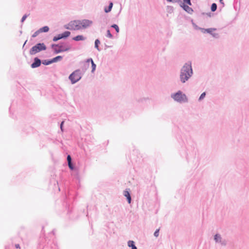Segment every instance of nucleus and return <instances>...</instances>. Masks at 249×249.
<instances>
[{
    "mask_svg": "<svg viewBox=\"0 0 249 249\" xmlns=\"http://www.w3.org/2000/svg\"><path fill=\"white\" fill-rule=\"evenodd\" d=\"M178 129L176 138L180 146V154L188 160L190 157H195L196 151V143L190 134L192 127L187 123H183L179 125Z\"/></svg>",
    "mask_w": 249,
    "mask_h": 249,
    "instance_id": "1",
    "label": "nucleus"
},
{
    "mask_svg": "<svg viewBox=\"0 0 249 249\" xmlns=\"http://www.w3.org/2000/svg\"><path fill=\"white\" fill-rule=\"evenodd\" d=\"M78 193L75 189L70 188L67 191H65L63 197L62 206L63 211L66 212L69 218L71 220H74L78 218L77 216H74L73 212V203Z\"/></svg>",
    "mask_w": 249,
    "mask_h": 249,
    "instance_id": "2",
    "label": "nucleus"
},
{
    "mask_svg": "<svg viewBox=\"0 0 249 249\" xmlns=\"http://www.w3.org/2000/svg\"><path fill=\"white\" fill-rule=\"evenodd\" d=\"M193 73L191 61L185 63L180 70L179 79L181 83L184 84L188 81Z\"/></svg>",
    "mask_w": 249,
    "mask_h": 249,
    "instance_id": "3",
    "label": "nucleus"
},
{
    "mask_svg": "<svg viewBox=\"0 0 249 249\" xmlns=\"http://www.w3.org/2000/svg\"><path fill=\"white\" fill-rule=\"evenodd\" d=\"M171 97L174 101L179 103H187L188 101V99L186 94L181 90H178L176 92L172 93Z\"/></svg>",
    "mask_w": 249,
    "mask_h": 249,
    "instance_id": "4",
    "label": "nucleus"
},
{
    "mask_svg": "<svg viewBox=\"0 0 249 249\" xmlns=\"http://www.w3.org/2000/svg\"><path fill=\"white\" fill-rule=\"evenodd\" d=\"M83 75L80 69H77L72 72L69 76V79L71 84H74L81 80Z\"/></svg>",
    "mask_w": 249,
    "mask_h": 249,
    "instance_id": "5",
    "label": "nucleus"
},
{
    "mask_svg": "<svg viewBox=\"0 0 249 249\" xmlns=\"http://www.w3.org/2000/svg\"><path fill=\"white\" fill-rule=\"evenodd\" d=\"M47 49V46L43 42H38L33 46L29 51L30 55H35L36 53L41 51H45Z\"/></svg>",
    "mask_w": 249,
    "mask_h": 249,
    "instance_id": "6",
    "label": "nucleus"
},
{
    "mask_svg": "<svg viewBox=\"0 0 249 249\" xmlns=\"http://www.w3.org/2000/svg\"><path fill=\"white\" fill-rule=\"evenodd\" d=\"M76 20H77L71 21L68 24L64 25V28L70 30H80V28L81 27L78 25H77Z\"/></svg>",
    "mask_w": 249,
    "mask_h": 249,
    "instance_id": "7",
    "label": "nucleus"
},
{
    "mask_svg": "<svg viewBox=\"0 0 249 249\" xmlns=\"http://www.w3.org/2000/svg\"><path fill=\"white\" fill-rule=\"evenodd\" d=\"M53 46H58V48H60L62 53L69 51L71 49V47L69 43L63 41H60Z\"/></svg>",
    "mask_w": 249,
    "mask_h": 249,
    "instance_id": "8",
    "label": "nucleus"
},
{
    "mask_svg": "<svg viewBox=\"0 0 249 249\" xmlns=\"http://www.w3.org/2000/svg\"><path fill=\"white\" fill-rule=\"evenodd\" d=\"M77 25H78L81 28H80V30L81 29H86L88 27H89L92 23V21L89 19H83V20H76Z\"/></svg>",
    "mask_w": 249,
    "mask_h": 249,
    "instance_id": "9",
    "label": "nucleus"
},
{
    "mask_svg": "<svg viewBox=\"0 0 249 249\" xmlns=\"http://www.w3.org/2000/svg\"><path fill=\"white\" fill-rule=\"evenodd\" d=\"M42 64V60L38 57H36L34 58L33 62L31 64V67L32 69L38 68Z\"/></svg>",
    "mask_w": 249,
    "mask_h": 249,
    "instance_id": "10",
    "label": "nucleus"
},
{
    "mask_svg": "<svg viewBox=\"0 0 249 249\" xmlns=\"http://www.w3.org/2000/svg\"><path fill=\"white\" fill-rule=\"evenodd\" d=\"M123 195L126 197V199L128 204H130L132 202V198L129 188H126L123 192Z\"/></svg>",
    "mask_w": 249,
    "mask_h": 249,
    "instance_id": "11",
    "label": "nucleus"
},
{
    "mask_svg": "<svg viewBox=\"0 0 249 249\" xmlns=\"http://www.w3.org/2000/svg\"><path fill=\"white\" fill-rule=\"evenodd\" d=\"M216 30V29L215 28H207L205 31H206V33L211 35L213 37L218 38L219 37V35L218 33H213V31Z\"/></svg>",
    "mask_w": 249,
    "mask_h": 249,
    "instance_id": "12",
    "label": "nucleus"
},
{
    "mask_svg": "<svg viewBox=\"0 0 249 249\" xmlns=\"http://www.w3.org/2000/svg\"><path fill=\"white\" fill-rule=\"evenodd\" d=\"M180 7H181L185 12L187 13L192 14L194 10L192 8L190 7L189 5L184 4L182 1L179 5Z\"/></svg>",
    "mask_w": 249,
    "mask_h": 249,
    "instance_id": "13",
    "label": "nucleus"
},
{
    "mask_svg": "<svg viewBox=\"0 0 249 249\" xmlns=\"http://www.w3.org/2000/svg\"><path fill=\"white\" fill-rule=\"evenodd\" d=\"M85 141L88 144H94L95 140L91 134H88L85 136Z\"/></svg>",
    "mask_w": 249,
    "mask_h": 249,
    "instance_id": "14",
    "label": "nucleus"
},
{
    "mask_svg": "<svg viewBox=\"0 0 249 249\" xmlns=\"http://www.w3.org/2000/svg\"><path fill=\"white\" fill-rule=\"evenodd\" d=\"M50 185H52L53 184L54 188H53V189L54 190L55 189H57L58 192L60 191V188L59 186L58 182L53 177L50 179Z\"/></svg>",
    "mask_w": 249,
    "mask_h": 249,
    "instance_id": "15",
    "label": "nucleus"
},
{
    "mask_svg": "<svg viewBox=\"0 0 249 249\" xmlns=\"http://www.w3.org/2000/svg\"><path fill=\"white\" fill-rule=\"evenodd\" d=\"M83 64L81 67V71L82 73H83L84 74L89 67V62H88V59H87L86 60H85L84 62H83Z\"/></svg>",
    "mask_w": 249,
    "mask_h": 249,
    "instance_id": "16",
    "label": "nucleus"
},
{
    "mask_svg": "<svg viewBox=\"0 0 249 249\" xmlns=\"http://www.w3.org/2000/svg\"><path fill=\"white\" fill-rule=\"evenodd\" d=\"M54 45H57V44L53 43L51 45V47L52 49L53 54H57L62 53L61 48H58V46H53Z\"/></svg>",
    "mask_w": 249,
    "mask_h": 249,
    "instance_id": "17",
    "label": "nucleus"
},
{
    "mask_svg": "<svg viewBox=\"0 0 249 249\" xmlns=\"http://www.w3.org/2000/svg\"><path fill=\"white\" fill-rule=\"evenodd\" d=\"M113 5V2L110 0L109 1L108 6H106L104 7V12L106 13H108L110 12L112 9Z\"/></svg>",
    "mask_w": 249,
    "mask_h": 249,
    "instance_id": "18",
    "label": "nucleus"
},
{
    "mask_svg": "<svg viewBox=\"0 0 249 249\" xmlns=\"http://www.w3.org/2000/svg\"><path fill=\"white\" fill-rule=\"evenodd\" d=\"M86 39V37L82 35H77L72 38V39L75 41H84Z\"/></svg>",
    "mask_w": 249,
    "mask_h": 249,
    "instance_id": "19",
    "label": "nucleus"
},
{
    "mask_svg": "<svg viewBox=\"0 0 249 249\" xmlns=\"http://www.w3.org/2000/svg\"><path fill=\"white\" fill-rule=\"evenodd\" d=\"M88 61L89 62L91 65V72L93 73L96 69V64L94 63L92 58H88Z\"/></svg>",
    "mask_w": 249,
    "mask_h": 249,
    "instance_id": "20",
    "label": "nucleus"
},
{
    "mask_svg": "<svg viewBox=\"0 0 249 249\" xmlns=\"http://www.w3.org/2000/svg\"><path fill=\"white\" fill-rule=\"evenodd\" d=\"M50 28L48 26H44L41 28H40L38 31L39 33H47L49 31Z\"/></svg>",
    "mask_w": 249,
    "mask_h": 249,
    "instance_id": "21",
    "label": "nucleus"
},
{
    "mask_svg": "<svg viewBox=\"0 0 249 249\" xmlns=\"http://www.w3.org/2000/svg\"><path fill=\"white\" fill-rule=\"evenodd\" d=\"M222 239V238L221 237V235L218 233H216L213 236V240L216 243H219Z\"/></svg>",
    "mask_w": 249,
    "mask_h": 249,
    "instance_id": "22",
    "label": "nucleus"
},
{
    "mask_svg": "<svg viewBox=\"0 0 249 249\" xmlns=\"http://www.w3.org/2000/svg\"><path fill=\"white\" fill-rule=\"evenodd\" d=\"M101 44L100 40L99 38L96 39L94 41V48L96 49L98 51H101L102 49L99 47V45Z\"/></svg>",
    "mask_w": 249,
    "mask_h": 249,
    "instance_id": "23",
    "label": "nucleus"
},
{
    "mask_svg": "<svg viewBox=\"0 0 249 249\" xmlns=\"http://www.w3.org/2000/svg\"><path fill=\"white\" fill-rule=\"evenodd\" d=\"M63 56L57 55L54 57H53V58H51L52 63H56L57 62L61 61L63 59Z\"/></svg>",
    "mask_w": 249,
    "mask_h": 249,
    "instance_id": "24",
    "label": "nucleus"
},
{
    "mask_svg": "<svg viewBox=\"0 0 249 249\" xmlns=\"http://www.w3.org/2000/svg\"><path fill=\"white\" fill-rule=\"evenodd\" d=\"M61 34L63 36V39H66L68 38L70 36L71 32L69 31H64V32H63L62 33H61Z\"/></svg>",
    "mask_w": 249,
    "mask_h": 249,
    "instance_id": "25",
    "label": "nucleus"
},
{
    "mask_svg": "<svg viewBox=\"0 0 249 249\" xmlns=\"http://www.w3.org/2000/svg\"><path fill=\"white\" fill-rule=\"evenodd\" d=\"M68 165L71 171H76L77 169L76 166L72 161L68 163Z\"/></svg>",
    "mask_w": 249,
    "mask_h": 249,
    "instance_id": "26",
    "label": "nucleus"
},
{
    "mask_svg": "<svg viewBox=\"0 0 249 249\" xmlns=\"http://www.w3.org/2000/svg\"><path fill=\"white\" fill-rule=\"evenodd\" d=\"M63 39V36L61 34H59L53 36V42H57L60 39Z\"/></svg>",
    "mask_w": 249,
    "mask_h": 249,
    "instance_id": "27",
    "label": "nucleus"
},
{
    "mask_svg": "<svg viewBox=\"0 0 249 249\" xmlns=\"http://www.w3.org/2000/svg\"><path fill=\"white\" fill-rule=\"evenodd\" d=\"M42 64L45 66L49 65L52 63L51 59H44L42 60Z\"/></svg>",
    "mask_w": 249,
    "mask_h": 249,
    "instance_id": "28",
    "label": "nucleus"
},
{
    "mask_svg": "<svg viewBox=\"0 0 249 249\" xmlns=\"http://www.w3.org/2000/svg\"><path fill=\"white\" fill-rule=\"evenodd\" d=\"M217 8V5L216 3H213L211 6V10L212 12H215Z\"/></svg>",
    "mask_w": 249,
    "mask_h": 249,
    "instance_id": "29",
    "label": "nucleus"
},
{
    "mask_svg": "<svg viewBox=\"0 0 249 249\" xmlns=\"http://www.w3.org/2000/svg\"><path fill=\"white\" fill-rule=\"evenodd\" d=\"M111 28L114 29L117 33H119L120 32L119 27L116 24H113L111 25Z\"/></svg>",
    "mask_w": 249,
    "mask_h": 249,
    "instance_id": "30",
    "label": "nucleus"
},
{
    "mask_svg": "<svg viewBox=\"0 0 249 249\" xmlns=\"http://www.w3.org/2000/svg\"><path fill=\"white\" fill-rule=\"evenodd\" d=\"M100 18H101L100 22H103L104 23V25L107 23V17L106 15H103L101 16L100 17Z\"/></svg>",
    "mask_w": 249,
    "mask_h": 249,
    "instance_id": "31",
    "label": "nucleus"
},
{
    "mask_svg": "<svg viewBox=\"0 0 249 249\" xmlns=\"http://www.w3.org/2000/svg\"><path fill=\"white\" fill-rule=\"evenodd\" d=\"M127 246L128 247H129V248H133V247L135 246V243L134 241L133 240H129L128 242H127Z\"/></svg>",
    "mask_w": 249,
    "mask_h": 249,
    "instance_id": "32",
    "label": "nucleus"
},
{
    "mask_svg": "<svg viewBox=\"0 0 249 249\" xmlns=\"http://www.w3.org/2000/svg\"><path fill=\"white\" fill-rule=\"evenodd\" d=\"M106 36L111 39H112L114 37L113 35L111 33L109 29H107V31Z\"/></svg>",
    "mask_w": 249,
    "mask_h": 249,
    "instance_id": "33",
    "label": "nucleus"
},
{
    "mask_svg": "<svg viewBox=\"0 0 249 249\" xmlns=\"http://www.w3.org/2000/svg\"><path fill=\"white\" fill-rule=\"evenodd\" d=\"M29 15H30V14H29H29H27V13H26V14H24V15L22 16V17L21 18V20H20V22H21V23H23L25 21V20H26V19L28 17H29Z\"/></svg>",
    "mask_w": 249,
    "mask_h": 249,
    "instance_id": "34",
    "label": "nucleus"
},
{
    "mask_svg": "<svg viewBox=\"0 0 249 249\" xmlns=\"http://www.w3.org/2000/svg\"><path fill=\"white\" fill-rule=\"evenodd\" d=\"M168 2L171 3H178L179 5L182 2L181 0H166Z\"/></svg>",
    "mask_w": 249,
    "mask_h": 249,
    "instance_id": "35",
    "label": "nucleus"
},
{
    "mask_svg": "<svg viewBox=\"0 0 249 249\" xmlns=\"http://www.w3.org/2000/svg\"><path fill=\"white\" fill-rule=\"evenodd\" d=\"M206 95V92H202L198 98V101H201V100H202L205 97Z\"/></svg>",
    "mask_w": 249,
    "mask_h": 249,
    "instance_id": "36",
    "label": "nucleus"
},
{
    "mask_svg": "<svg viewBox=\"0 0 249 249\" xmlns=\"http://www.w3.org/2000/svg\"><path fill=\"white\" fill-rule=\"evenodd\" d=\"M149 100L148 98H144V97H143V98H139V99L137 100V101L139 103H142L144 101L146 102L147 100Z\"/></svg>",
    "mask_w": 249,
    "mask_h": 249,
    "instance_id": "37",
    "label": "nucleus"
},
{
    "mask_svg": "<svg viewBox=\"0 0 249 249\" xmlns=\"http://www.w3.org/2000/svg\"><path fill=\"white\" fill-rule=\"evenodd\" d=\"M219 243L221 246H225L227 244V241L225 239H222Z\"/></svg>",
    "mask_w": 249,
    "mask_h": 249,
    "instance_id": "38",
    "label": "nucleus"
},
{
    "mask_svg": "<svg viewBox=\"0 0 249 249\" xmlns=\"http://www.w3.org/2000/svg\"><path fill=\"white\" fill-rule=\"evenodd\" d=\"M64 123H65V121H62L60 124H59V126H60V128L61 129V131L63 132H64Z\"/></svg>",
    "mask_w": 249,
    "mask_h": 249,
    "instance_id": "39",
    "label": "nucleus"
},
{
    "mask_svg": "<svg viewBox=\"0 0 249 249\" xmlns=\"http://www.w3.org/2000/svg\"><path fill=\"white\" fill-rule=\"evenodd\" d=\"M159 232H160V229H156L155 232H154V235L156 237H157L159 235Z\"/></svg>",
    "mask_w": 249,
    "mask_h": 249,
    "instance_id": "40",
    "label": "nucleus"
},
{
    "mask_svg": "<svg viewBox=\"0 0 249 249\" xmlns=\"http://www.w3.org/2000/svg\"><path fill=\"white\" fill-rule=\"evenodd\" d=\"M183 2L185 4H187L190 6L192 5L191 0H183Z\"/></svg>",
    "mask_w": 249,
    "mask_h": 249,
    "instance_id": "41",
    "label": "nucleus"
},
{
    "mask_svg": "<svg viewBox=\"0 0 249 249\" xmlns=\"http://www.w3.org/2000/svg\"><path fill=\"white\" fill-rule=\"evenodd\" d=\"M167 8L168 12L170 13H172L174 11V7L172 6H167Z\"/></svg>",
    "mask_w": 249,
    "mask_h": 249,
    "instance_id": "42",
    "label": "nucleus"
},
{
    "mask_svg": "<svg viewBox=\"0 0 249 249\" xmlns=\"http://www.w3.org/2000/svg\"><path fill=\"white\" fill-rule=\"evenodd\" d=\"M67 160L68 163L72 162V158L70 155H68L67 156Z\"/></svg>",
    "mask_w": 249,
    "mask_h": 249,
    "instance_id": "43",
    "label": "nucleus"
},
{
    "mask_svg": "<svg viewBox=\"0 0 249 249\" xmlns=\"http://www.w3.org/2000/svg\"><path fill=\"white\" fill-rule=\"evenodd\" d=\"M39 32H38V30L36 31L32 35V38H35L39 34Z\"/></svg>",
    "mask_w": 249,
    "mask_h": 249,
    "instance_id": "44",
    "label": "nucleus"
},
{
    "mask_svg": "<svg viewBox=\"0 0 249 249\" xmlns=\"http://www.w3.org/2000/svg\"><path fill=\"white\" fill-rule=\"evenodd\" d=\"M201 14L202 15H207L208 17H211L213 15L212 13H211V12H208V13H205V12H202L201 13Z\"/></svg>",
    "mask_w": 249,
    "mask_h": 249,
    "instance_id": "45",
    "label": "nucleus"
},
{
    "mask_svg": "<svg viewBox=\"0 0 249 249\" xmlns=\"http://www.w3.org/2000/svg\"><path fill=\"white\" fill-rule=\"evenodd\" d=\"M191 21H192V24H193V26L195 27V28L196 29H198V28H199V27L194 22L193 19L191 20Z\"/></svg>",
    "mask_w": 249,
    "mask_h": 249,
    "instance_id": "46",
    "label": "nucleus"
},
{
    "mask_svg": "<svg viewBox=\"0 0 249 249\" xmlns=\"http://www.w3.org/2000/svg\"><path fill=\"white\" fill-rule=\"evenodd\" d=\"M198 29L200 30L201 31V32L203 33V34L206 33V31H205V30H206V29L200 27L198 28Z\"/></svg>",
    "mask_w": 249,
    "mask_h": 249,
    "instance_id": "47",
    "label": "nucleus"
},
{
    "mask_svg": "<svg viewBox=\"0 0 249 249\" xmlns=\"http://www.w3.org/2000/svg\"><path fill=\"white\" fill-rule=\"evenodd\" d=\"M15 247L16 249H20V245L18 244H15Z\"/></svg>",
    "mask_w": 249,
    "mask_h": 249,
    "instance_id": "48",
    "label": "nucleus"
},
{
    "mask_svg": "<svg viewBox=\"0 0 249 249\" xmlns=\"http://www.w3.org/2000/svg\"><path fill=\"white\" fill-rule=\"evenodd\" d=\"M219 2L221 4H222V7L224 6V3L223 2V0H219Z\"/></svg>",
    "mask_w": 249,
    "mask_h": 249,
    "instance_id": "49",
    "label": "nucleus"
},
{
    "mask_svg": "<svg viewBox=\"0 0 249 249\" xmlns=\"http://www.w3.org/2000/svg\"><path fill=\"white\" fill-rule=\"evenodd\" d=\"M233 7H234V9L235 10H237V4H235V2H233Z\"/></svg>",
    "mask_w": 249,
    "mask_h": 249,
    "instance_id": "50",
    "label": "nucleus"
},
{
    "mask_svg": "<svg viewBox=\"0 0 249 249\" xmlns=\"http://www.w3.org/2000/svg\"><path fill=\"white\" fill-rule=\"evenodd\" d=\"M32 131V127H31V126H29L28 128V132L27 133H29L30 132V131Z\"/></svg>",
    "mask_w": 249,
    "mask_h": 249,
    "instance_id": "51",
    "label": "nucleus"
},
{
    "mask_svg": "<svg viewBox=\"0 0 249 249\" xmlns=\"http://www.w3.org/2000/svg\"><path fill=\"white\" fill-rule=\"evenodd\" d=\"M27 40H26V41L24 42L23 45L22 46L23 49L26 50V48H25V49H24V48H25V45L26 43H27Z\"/></svg>",
    "mask_w": 249,
    "mask_h": 249,
    "instance_id": "52",
    "label": "nucleus"
},
{
    "mask_svg": "<svg viewBox=\"0 0 249 249\" xmlns=\"http://www.w3.org/2000/svg\"><path fill=\"white\" fill-rule=\"evenodd\" d=\"M86 216L88 218L89 220V221L90 220V217H89V213H87V214Z\"/></svg>",
    "mask_w": 249,
    "mask_h": 249,
    "instance_id": "53",
    "label": "nucleus"
},
{
    "mask_svg": "<svg viewBox=\"0 0 249 249\" xmlns=\"http://www.w3.org/2000/svg\"><path fill=\"white\" fill-rule=\"evenodd\" d=\"M5 249H10V246H6L5 247Z\"/></svg>",
    "mask_w": 249,
    "mask_h": 249,
    "instance_id": "54",
    "label": "nucleus"
},
{
    "mask_svg": "<svg viewBox=\"0 0 249 249\" xmlns=\"http://www.w3.org/2000/svg\"><path fill=\"white\" fill-rule=\"evenodd\" d=\"M131 249H138L137 247L135 246L131 248Z\"/></svg>",
    "mask_w": 249,
    "mask_h": 249,
    "instance_id": "55",
    "label": "nucleus"
},
{
    "mask_svg": "<svg viewBox=\"0 0 249 249\" xmlns=\"http://www.w3.org/2000/svg\"><path fill=\"white\" fill-rule=\"evenodd\" d=\"M235 2V4H237L238 0H235H235H234V2Z\"/></svg>",
    "mask_w": 249,
    "mask_h": 249,
    "instance_id": "56",
    "label": "nucleus"
},
{
    "mask_svg": "<svg viewBox=\"0 0 249 249\" xmlns=\"http://www.w3.org/2000/svg\"><path fill=\"white\" fill-rule=\"evenodd\" d=\"M11 106L9 107V111H10V113L11 114Z\"/></svg>",
    "mask_w": 249,
    "mask_h": 249,
    "instance_id": "57",
    "label": "nucleus"
},
{
    "mask_svg": "<svg viewBox=\"0 0 249 249\" xmlns=\"http://www.w3.org/2000/svg\"><path fill=\"white\" fill-rule=\"evenodd\" d=\"M131 161L133 162V159H132V157H131Z\"/></svg>",
    "mask_w": 249,
    "mask_h": 249,
    "instance_id": "58",
    "label": "nucleus"
},
{
    "mask_svg": "<svg viewBox=\"0 0 249 249\" xmlns=\"http://www.w3.org/2000/svg\"><path fill=\"white\" fill-rule=\"evenodd\" d=\"M105 46H106V48H108L109 47V46H107V45H105Z\"/></svg>",
    "mask_w": 249,
    "mask_h": 249,
    "instance_id": "59",
    "label": "nucleus"
},
{
    "mask_svg": "<svg viewBox=\"0 0 249 249\" xmlns=\"http://www.w3.org/2000/svg\"><path fill=\"white\" fill-rule=\"evenodd\" d=\"M13 104H14V101L12 103V104H11V106H13Z\"/></svg>",
    "mask_w": 249,
    "mask_h": 249,
    "instance_id": "60",
    "label": "nucleus"
},
{
    "mask_svg": "<svg viewBox=\"0 0 249 249\" xmlns=\"http://www.w3.org/2000/svg\"><path fill=\"white\" fill-rule=\"evenodd\" d=\"M43 229H44V227H42V232H43Z\"/></svg>",
    "mask_w": 249,
    "mask_h": 249,
    "instance_id": "61",
    "label": "nucleus"
},
{
    "mask_svg": "<svg viewBox=\"0 0 249 249\" xmlns=\"http://www.w3.org/2000/svg\"><path fill=\"white\" fill-rule=\"evenodd\" d=\"M20 33L22 34V31H20Z\"/></svg>",
    "mask_w": 249,
    "mask_h": 249,
    "instance_id": "62",
    "label": "nucleus"
},
{
    "mask_svg": "<svg viewBox=\"0 0 249 249\" xmlns=\"http://www.w3.org/2000/svg\"><path fill=\"white\" fill-rule=\"evenodd\" d=\"M52 232L54 234V231H52Z\"/></svg>",
    "mask_w": 249,
    "mask_h": 249,
    "instance_id": "63",
    "label": "nucleus"
},
{
    "mask_svg": "<svg viewBox=\"0 0 249 249\" xmlns=\"http://www.w3.org/2000/svg\"><path fill=\"white\" fill-rule=\"evenodd\" d=\"M137 191L139 192L140 191V189L139 190H138Z\"/></svg>",
    "mask_w": 249,
    "mask_h": 249,
    "instance_id": "64",
    "label": "nucleus"
}]
</instances>
